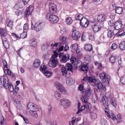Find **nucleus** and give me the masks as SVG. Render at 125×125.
Wrapping results in <instances>:
<instances>
[{"mask_svg": "<svg viewBox=\"0 0 125 125\" xmlns=\"http://www.w3.org/2000/svg\"><path fill=\"white\" fill-rule=\"evenodd\" d=\"M104 111L106 114V115L108 116L111 119H113L114 120L116 119L117 121V123L120 122L122 121L121 120V115L120 114H118L117 115V117H115V115L113 113H112L111 115L109 114V113H108V109H107V108L105 107V108H104Z\"/></svg>", "mask_w": 125, "mask_h": 125, "instance_id": "f257e3e1", "label": "nucleus"}, {"mask_svg": "<svg viewBox=\"0 0 125 125\" xmlns=\"http://www.w3.org/2000/svg\"><path fill=\"white\" fill-rule=\"evenodd\" d=\"M88 97L83 94L81 96V99L82 101L86 104V108L87 111L88 113L91 112V105L90 103L87 102Z\"/></svg>", "mask_w": 125, "mask_h": 125, "instance_id": "f03ea898", "label": "nucleus"}, {"mask_svg": "<svg viewBox=\"0 0 125 125\" xmlns=\"http://www.w3.org/2000/svg\"><path fill=\"white\" fill-rule=\"evenodd\" d=\"M60 60L63 63H66L70 59V56L68 54H64L63 53H60L59 54Z\"/></svg>", "mask_w": 125, "mask_h": 125, "instance_id": "7ed1b4c3", "label": "nucleus"}, {"mask_svg": "<svg viewBox=\"0 0 125 125\" xmlns=\"http://www.w3.org/2000/svg\"><path fill=\"white\" fill-rule=\"evenodd\" d=\"M45 26L44 22H37L33 26L34 30L37 31H39L43 29Z\"/></svg>", "mask_w": 125, "mask_h": 125, "instance_id": "20e7f679", "label": "nucleus"}, {"mask_svg": "<svg viewBox=\"0 0 125 125\" xmlns=\"http://www.w3.org/2000/svg\"><path fill=\"white\" fill-rule=\"evenodd\" d=\"M0 80L1 84L2 85V86L4 87L6 89H8V86L10 84L8 79L5 78L4 76H2L0 77Z\"/></svg>", "mask_w": 125, "mask_h": 125, "instance_id": "39448f33", "label": "nucleus"}, {"mask_svg": "<svg viewBox=\"0 0 125 125\" xmlns=\"http://www.w3.org/2000/svg\"><path fill=\"white\" fill-rule=\"evenodd\" d=\"M82 92L83 95L88 97H90L93 93V90L90 87L84 89Z\"/></svg>", "mask_w": 125, "mask_h": 125, "instance_id": "423d86ee", "label": "nucleus"}, {"mask_svg": "<svg viewBox=\"0 0 125 125\" xmlns=\"http://www.w3.org/2000/svg\"><path fill=\"white\" fill-rule=\"evenodd\" d=\"M47 68L46 66L42 65L40 68V70L42 73H44L45 75L48 77H49L51 76L52 75V73L49 71L46 70Z\"/></svg>", "mask_w": 125, "mask_h": 125, "instance_id": "0eeeda50", "label": "nucleus"}, {"mask_svg": "<svg viewBox=\"0 0 125 125\" xmlns=\"http://www.w3.org/2000/svg\"><path fill=\"white\" fill-rule=\"evenodd\" d=\"M99 22H97L93 25H92V29L94 32H97L100 30L103 27V25L102 24L99 25Z\"/></svg>", "mask_w": 125, "mask_h": 125, "instance_id": "6e6552de", "label": "nucleus"}, {"mask_svg": "<svg viewBox=\"0 0 125 125\" xmlns=\"http://www.w3.org/2000/svg\"><path fill=\"white\" fill-rule=\"evenodd\" d=\"M49 10L52 13L55 14L56 12L57 8L56 5L54 3H51L49 5Z\"/></svg>", "mask_w": 125, "mask_h": 125, "instance_id": "1a4fd4ad", "label": "nucleus"}, {"mask_svg": "<svg viewBox=\"0 0 125 125\" xmlns=\"http://www.w3.org/2000/svg\"><path fill=\"white\" fill-rule=\"evenodd\" d=\"M72 35L73 39L76 40H77L81 36L79 32L76 30L73 31Z\"/></svg>", "mask_w": 125, "mask_h": 125, "instance_id": "9d476101", "label": "nucleus"}, {"mask_svg": "<svg viewBox=\"0 0 125 125\" xmlns=\"http://www.w3.org/2000/svg\"><path fill=\"white\" fill-rule=\"evenodd\" d=\"M57 59H55V58H52L51 61L49 63V66L53 67H56L58 64V62Z\"/></svg>", "mask_w": 125, "mask_h": 125, "instance_id": "9b49d317", "label": "nucleus"}, {"mask_svg": "<svg viewBox=\"0 0 125 125\" xmlns=\"http://www.w3.org/2000/svg\"><path fill=\"white\" fill-rule=\"evenodd\" d=\"M50 21L51 23H55L59 21V19L57 16L54 14H51L50 16Z\"/></svg>", "mask_w": 125, "mask_h": 125, "instance_id": "f8f14e48", "label": "nucleus"}, {"mask_svg": "<svg viewBox=\"0 0 125 125\" xmlns=\"http://www.w3.org/2000/svg\"><path fill=\"white\" fill-rule=\"evenodd\" d=\"M123 24L121 21H116L114 25V28L115 29L119 31H121V29Z\"/></svg>", "mask_w": 125, "mask_h": 125, "instance_id": "ddd939ff", "label": "nucleus"}, {"mask_svg": "<svg viewBox=\"0 0 125 125\" xmlns=\"http://www.w3.org/2000/svg\"><path fill=\"white\" fill-rule=\"evenodd\" d=\"M26 5L22 1H18L14 6V8L16 10H18L20 8H22Z\"/></svg>", "mask_w": 125, "mask_h": 125, "instance_id": "4468645a", "label": "nucleus"}, {"mask_svg": "<svg viewBox=\"0 0 125 125\" xmlns=\"http://www.w3.org/2000/svg\"><path fill=\"white\" fill-rule=\"evenodd\" d=\"M80 24L82 27L86 28L88 26L89 21L84 18L82 20H81L80 21Z\"/></svg>", "mask_w": 125, "mask_h": 125, "instance_id": "2eb2a0df", "label": "nucleus"}, {"mask_svg": "<svg viewBox=\"0 0 125 125\" xmlns=\"http://www.w3.org/2000/svg\"><path fill=\"white\" fill-rule=\"evenodd\" d=\"M7 31L5 29H0V35L2 39L3 38H6V36L7 35Z\"/></svg>", "mask_w": 125, "mask_h": 125, "instance_id": "dca6fc26", "label": "nucleus"}, {"mask_svg": "<svg viewBox=\"0 0 125 125\" xmlns=\"http://www.w3.org/2000/svg\"><path fill=\"white\" fill-rule=\"evenodd\" d=\"M105 18V15L104 14H100L97 17V22H99V24L100 22H102L101 24H103V23H102L104 21Z\"/></svg>", "mask_w": 125, "mask_h": 125, "instance_id": "f3484780", "label": "nucleus"}, {"mask_svg": "<svg viewBox=\"0 0 125 125\" xmlns=\"http://www.w3.org/2000/svg\"><path fill=\"white\" fill-rule=\"evenodd\" d=\"M33 7L32 6H30L29 7L27 8L25 12V14L26 16H27L30 14L32 12Z\"/></svg>", "mask_w": 125, "mask_h": 125, "instance_id": "a211bd4d", "label": "nucleus"}, {"mask_svg": "<svg viewBox=\"0 0 125 125\" xmlns=\"http://www.w3.org/2000/svg\"><path fill=\"white\" fill-rule=\"evenodd\" d=\"M66 83L69 85L73 84L74 83V80L70 77L66 78Z\"/></svg>", "mask_w": 125, "mask_h": 125, "instance_id": "6ab92c4d", "label": "nucleus"}, {"mask_svg": "<svg viewBox=\"0 0 125 125\" xmlns=\"http://www.w3.org/2000/svg\"><path fill=\"white\" fill-rule=\"evenodd\" d=\"M96 84H97V88L100 92H102L103 90L104 91L106 89L105 86H104L101 83H99L98 82V83Z\"/></svg>", "mask_w": 125, "mask_h": 125, "instance_id": "aec40b11", "label": "nucleus"}, {"mask_svg": "<svg viewBox=\"0 0 125 125\" xmlns=\"http://www.w3.org/2000/svg\"><path fill=\"white\" fill-rule=\"evenodd\" d=\"M2 39L5 47L6 48H8L9 47L10 44L8 42V41L7 40L6 38H3V39Z\"/></svg>", "mask_w": 125, "mask_h": 125, "instance_id": "412c9836", "label": "nucleus"}, {"mask_svg": "<svg viewBox=\"0 0 125 125\" xmlns=\"http://www.w3.org/2000/svg\"><path fill=\"white\" fill-rule=\"evenodd\" d=\"M84 48L86 51H88L90 52L92 50V45L89 44H86L84 45Z\"/></svg>", "mask_w": 125, "mask_h": 125, "instance_id": "4be33fe9", "label": "nucleus"}, {"mask_svg": "<svg viewBox=\"0 0 125 125\" xmlns=\"http://www.w3.org/2000/svg\"><path fill=\"white\" fill-rule=\"evenodd\" d=\"M41 62L40 60L38 59H36L34 61L33 65L35 68L39 67L41 64Z\"/></svg>", "mask_w": 125, "mask_h": 125, "instance_id": "5701e85b", "label": "nucleus"}, {"mask_svg": "<svg viewBox=\"0 0 125 125\" xmlns=\"http://www.w3.org/2000/svg\"><path fill=\"white\" fill-rule=\"evenodd\" d=\"M87 81L90 82L94 83L95 84L98 83L97 80L94 78H93L91 77H88Z\"/></svg>", "mask_w": 125, "mask_h": 125, "instance_id": "b1692460", "label": "nucleus"}, {"mask_svg": "<svg viewBox=\"0 0 125 125\" xmlns=\"http://www.w3.org/2000/svg\"><path fill=\"white\" fill-rule=\"evenodd\" d=\"M123 9L122 7H116L115 8L116 12L119 14H121L123 12Z\"/></svg>", "mask_w": 125, "mask_h": 125, "instance_id": "393cba45", "label": "nucleus"}, {"mask_svg": "<svg viewBox=\"0 0 125 125\" xmlns=\"http://www.w3.org/2000/svg\"><path fill=\"white\" fill-rule=\"evenodd\" d=\"M88 69V66L87 65L83 64L82 65L81 67V70L85 73L87 72Z\"/></svg>", "mask_w": 125, "mask_h": 125, "instance_id": "a878e982", "label": "nucleus"}, {"mask_svg": "<svg viewBox=\"0 0 125 125\" xmlns=\"http://www.w3.org/2000/svg\"><path fill=\"white\" fill-rule=\"evenodd\" d=\"M28 108L29 110L32 111L35 108V106L33 103H28Z\"/></svg>", "mask_w": 125, "mask_h": 125, "instance_id": "bb28decb", "label": "nucleus"}, {"mask_svg": "<svg viewBox=\"0 0 125 125\" xmlns=\"http://www.w3.org/2000/svg\"><path fill=\"white\" fill-rule=\"evenodd\" d=\"M120 49L122 50H125V42H122L119 45Z\"/></svg>", "mask_w": 125, "mask_h": 125, "instance_id": "cd10ccee", "label": "nucleus"}, {"mask_svg": "<svg viewBox=\"0 0 125 125\" xmlns=\"http://www.w3.org/2000/svg\"><path fill=\"white\" fill-rule=\"evenodd\" d=\"M116 59V56L113 55L112 54L111 55L110 58V61L111 63H114L115 62Z\"/></svg>", "mask_w": 125, "mask_h": 125, "instance_id": "c85d7f7f", "label": "nucleus"}, {"mask_svg": "<svg viewBox=\"0 0 125 125\" xmlns=\"http://www.w3.org/2000/svg\"><path fill=\"white\" fill-rule=\"evenodd\" d=\"M105 72H103L102 73H101L100 74L99 77L103 81L105 80Z\"/></svg>", "mask_w": 125, "mask_h": 125, "instance_id": "c756f323", "label": "nucleus"}, {"mask_svg": "<svg viewBox=\"0 0 125 125\" xmlns=\"http://www.w3.org/2000/svg\"><path fill=\"white\" fill-rule=\"evenodd\" d=\"M105 97L104 96L102 97V101L104 106L106 105H107L108 104H107L106 102H107L108 103V102L107 100H108L107 98L105 99Z\"/></svg>", "mask_w": 125, "mask_h": 125, "instance_id": "7c9ffc66", "label": "nucleus"}, {"mask_svg": "<svg viewBox=\"0 0 125 125\" xmlns=\"http://www.w3.org/2000/svg\"><path fill=\"white\" fill-rule=\"evenodd\" d=\"M29 42L30 43V45L33 47H35L37 45V42L34 40H31L29 41Z\"/></svg>", "mask_w": 125, "mask_h": 125, "instance_id": "2f4dec72", "label": "nucleus"}, {"mask_svg": "<svg viewBox=\"0 0 125 125\" xmlns=\"http://www.w3.org/2000/svg\"><path fill=\"white\" fill-rule=\"evenodd\" d=\"M55 85L58 90L63 86L61 83L58 82H55Z\"/></svg>", "mask_w": 125, "mask_h": 125, "instance_id": "473e14b6", "label": "nucleus"}, {"mask_svg": "<svg viewBox=\"0 0 125 125\" xmlns=\"http://www.w3.org/2000/svg\"><path fill=\"white\" fill-rule=\"evenodd\" d=\"M110 102L112 104V105L113 106L115 107L116 105V100L115 98H112L111 99Z\"/></svg>", "mask_w": 125, "mask_h": 125, "instance_id": "72a5a7b5", "label": "nucleus"}, {"mask_svg": "<svg viewBox=\"0 0 125 125\" xmlns=\"http://www.w3.org/2000/svg\"><path fill=\"white\" fill-rule=\"evenodd\" d=\"M61 69L62 74L63 76H66L67 74V70L64 67H62Z\"/></svg>", "mask_w": 125, "mask_h": 125, "instance_id": "f704fd0d", "label": "nucleus"}, {"mask_svg": "<svg viewBox=\"0 0 125 125\" xmlns=\"http://www.w3.org/2000/svg\"><path fill=\"white\" fill-rule=\"evenodd\" d=\"M58 90L63 94H66L67 93L66 90L63 87V86Z\"/></svg>", "mask_w": 125, "mask_h": 125, "instance_id": "c9c22d12", "label": "nucleus"}, {"mask_svg": "<svg viewBox=\"0 0 125 125\" xmlns=\"http://www.w3.org/2000/svg\"><path fill=\"white\" fill-rule=\"evenodd\" d=\"M75 18L76 20L81 21V20H82L83 19V15L82 14H79L76 16L75 17Z\"/></svg>", "mask_w": 125, "mask_h": 125, "instance_id": "e433bc0d", "label": "nucleus"}, {"mask_svg": "<svg viewBox=\"0 0 125 125\" xmlns=\"http://www.w3.org/2000/svg\"><path fill=\"white\" fill-rule=\"evenodd\" d=\"M114 34V33L113 31L111 30L108 31L107 33V36L108 37L111 38Z\"/></svg>", "mask_w": 125, "mask_h": 125, "instance_id": "4c0bfd02", "label": "nucleus"}, {"mask_svg": "<svg viewBox=\"0 0 125 125\" xmlns=\"http://www.w3.org/2000/svg\"><path fill=\"white\" fill-rule=\"evenodd\" d=\"M68 100L64 99H61L60 100V105H61L63 106H64L65 103Z\"/></svg>", "mask_w": 125, "mask_h": 125, "instance_id": "58836bf2", "label": "nucleus"}, {"mask_svg": "<svg viewBox=\"0 0 125 125\" xmlns=\"http://www.w3.org/2000/svg\"><path fill=\"white\" fill-rule=\"evenodd\" d=\"M66 22L67 24L70 25L72 23V20L71 18L68 17L66 19Z\"/></svg>", "mask_w": 125, "mask_h": 125, "instance_id": "ea45409f", "label": "nucleus"}, {"mask_svg": "<svg viewBox=\"0 0 125 125\" xmlns=\"http://www.w3.org/2000/svg\"><path fill=\"white\" fill-rule=\"evenodd\" d=\"M8 88H9V91L11 92H12L14 91L13 86L12 84L10 83L8 86Z\"/></svg>", "mask_w": 125, "mask_h": 125, "instance_id": "a19ab883", "label": "nucleus"}, {"mask_svg": "<svg viewBox=\"0 0 125 125\" xmlns=\"http://www.w3.org/2000/svg\"><path fill=\"white\" fill-rule=\"evenodd\" d=\"M14 104H16V106L17 108H19V107L21 106V101H17V100H15L14 102Z\"/></svg>", "mask_w": 125, "mask_h": 125, "instance_id": "79ce46f5", "label": "nucleus"}, {"mask_svg": "<svg viewBox=\"0 0 125 125\" xmlns=\"http://www.w3.org/2000/svg\"><path fill=\"white\" fill-rule=\"evenodd\" d=\"M94 64L95 65L97 66L98 69H101L102 68V64L100 63H99L97 62H94Z\"/></svg>", "mask_w": 125, "mask_h": 125, "instance_id": "37998d69", "label": "nucleus"}, {"mask_svg": "<svg viewBox=\"0 0 125 125\" xmlns=\"http://www.w3.org/2000/svg\"><path fill=\"white\" fill-rule=\"evenodd\" d=\"M27 31H24L21 33V38H25L27 36Z\"/></svg>", "mask_w": 125, "mask_h": 125, "instance_id": "c03bdc74", "label": "nucleus"}, {"mask_svg": "<svg viewBox=\"0 0 125 125\" xmlns=\"http://www.w3.org/2000/svg\"><path fill=\"white\" fill-rule=\"evenodd\" d=\"M78 47V45L77 43L73 44L70 46V48L73 50L76 49Z\"/></svg>", "mask_w": 125, "mask_h": 125, "instance_id": "a18cd8bd", "label": "nucleus"}, {"mask_svg": "<svg viewBox=\"0 0 125 125\" xmlns=\"http://www.w3.org/2000/svg\"><path fill=\"white\" fill-rule=\"evenodd\" d=\"M120 81L123 84H125V75L123 76L121 78Z\"/></svg>", "mask_w": 125, "mask_h": 125, "instance_id": "49530a36", "label": "nucleus"}, {"mask_svg": "<svg viewBox=\"0 0 125 125\" xmlns=\"http://www.w3.org/2000/svg\"><path fill=\"white\" fill-rule=\"evenodd\" d=\"M29 28L28 25V24H25L23 26V30L24 31H27V30Z\"/></svg>", "mask_w": 125, "mask_h": 125, "instance_id": "de8ad7c7", "label": "nucleus"}, {"mask_svg": "<svg viewBox=\"0 0 125 125\" xmlns=\"http://www.w3.org/2000/svg\"><path fill=\"white\" fill-rule=\"evenodd\" d=\"M54 96L57 99H58L60 98L61 95L58 92H56L55 93Z\"/></svg>", "mask_w": 125, "mask_h": 125, "instance_id": "09e8293b", "label": "nucleus"}, {"mask_svg": "<svg viewBox=\"0 0 125 125\" xmlns=\"http://www.w3.org/2000/svg\"><path fill=\"white\" fill-rule=\"evenodd\" d=\"M89 39L91 40H94V34L91 33L89 34Z\"/></svg>", "mask_w": 125, "mask_h": 125, "instance_id": "8fccbe9b", "label": "nucleus"}, {"mask_svg": "<svg viewBox=\"0 0 125 125\" xmlns=\"http://www.w3.org/2000/svg\"><path fill=\"white\" fill-rule=\"evenodd\" d=\"M5 123V120L4 119V117L3 116L1 118L0 124L1 125H4Z\"/></svg>", "mask_w": 125, "mask_h": 125, "instance_id": "3c124183", "label": "nucleus"}, {"mask_svg": "<svg viewBox=\"0 0 125 125\" xmlns=\"http://www.w3.org/2000/svg\"><path fill=\"white\" fill-rule=\"evenodd\" d=\"M52 107L50 105H49L48 113V115H50L51 114L52 112Z\"/></svg>", "mask_w": 125, "mask_h": 125, "instance_id": "603ef678", "label": "nucleus"}, {"mask_svg": "<svg viewBox=\"0 0 125 125\" xmlns=\"http://www.w3.org/2000/svg\"><path fill=\"white\" fill-rule=\"evenodd\" d=\"M53 52L54 54L52 55V58H53L56 59V58H57L58 56V53L57 52V51L56 50L54 51Z\"/></svg>", "mask_w": 125, "mask_h": 125, "instance_id": "864d4df0", "label": "nucleus"}, {"mask_svg": "<svg viewBox=\"0 0 125 125\" xmlns=\"http://www.w3.org/2000/svg\"><path fill=\"white\" fill-rule=\"evenodd\" d=\"M31 115L33 116L34 117L36 118L38 117V115L37 112L36 111H32V113L31 114Z\"/></svg>", "mask_w": 125, "mask_h": 125, "instance_id": "5fc2aeb1", "label": "nucleus"}, {"mask_svg": "<svg viewBox=\"0 0 125 125\" xmlns=\"http://www.w3.org/2000/svg\"><path fill=\"white\" fill-rule=\"evenodd\" d=\"M91 117L93 120H94L97 118L96 114L95 113H93L91 115Z\"/></svg>", "mask_w": 125, "mask_h": 125, "instance_id": "6e6d98bb", "label": "nucleus"}, {"mask_svg": "<svg viewBox=\"0 0 125 125\" xmlns=\"http://www.w3.org/2000/svg\"><path fill=\"white\" fill-rule=\"evenodd\" d=\"M111 94L110 92H108L105 94V97L109 100L110 99Z\"/></svg>", "mask_w": 125, "mask_h": 125, "instance_id": "4d7b16f0", "label": "nucleus"}, {"mask_svg": "<svg viewBox=\"0 0 125 125\" xmlns=\"http://www.w3.org/2000/svg\"><path fill=\"white\" fill-rule=\"evenodd\" d=\"M13 22L12 21H10L8 22V23L7 25V26L10 27L11 28L12 27L13 24Z\"/></svg>", "mask_w": 125, "mask_h": 125, "instance_id": "13d9d810", "label": "nucleus"}, {"mask_svg": "<svg viewBox=\"0 0 125 125\" xmlns=\"http://www.w3.org/2000/svg\"><path fill=\"white\" fill-rule=\"evenodd\" d=\"M70 103L69 102V101L68 100L66 102V103L64 104V106H63L64 108H66L67 107L69 106H70Z\"/></svg>", "mask_w": 125, "mask_h": 125, "instance_id": "bf43d9fd", "label": "nucleus"}, {"mask_svg": "<svg viewBox=\"0 0 125 125\" xmlns=\"http://www.w3.org/2000/svg\"><path fill=\"white\" fill-rule=\"evenodd\" d=\"M117 47V46L116 44L115 43H113L112 44L111 48L112 49L114 50L116 49Z\"/></svg>", "mask_w": 125, "mask_h": 125, "instance_id": "052dcab7", "label": "nucleus"}, {"mask_svg": "<svg viewBox=\"0 0 125 125\" xmlns=\"http://www.w3.org/2000/svg\"><path fill=\"white\" fill-rule=\"evenodd\" d=\"M2 62L4 67V68L7 69L8 67V65L7 62L5 60H3L2 61Z\"/></svg>", "mask_w": 125, "mask_h": 125, "instance_id": "680f3d73", "label": "nucleus"}, {"mask_svg": "<svg viewBox=\"0 0 125 125\" xmlns=\"http://www.w3.org/2000/svg\"><path fill=\"white\" fill-rule=\"evenodd\" d=\"M60 40L63 42H65L66 40V38L65 37L62 36L60 38Z\"/></svg>", "mask_w": 125, "mask_h": 125, "instance_id": "e2e57ef3", "label": "nucleus"}, {"mask_svg": "<svg viewBox=\"0 0 125 125\" xmlns=\"http://www.w3.org/2000/svg\"><path fill=\"white\" fill-rule=\"evenodd\" d=\"M46 125H56V124H54V123L51 121H48L47 122Z\"/></svg>", "mask_w": 125, "mask_h": 125, "instance_id": "0e129e2a", "label": "nucleus"}, {"mask_svg": "<svg viewBox=\"0 0 125 125\" xmlns=\"http://www.w3.org/2000/svg\"><path fill=\"white\" fill-rule=\"evenodd\" d=\"M70 61L72 63H73L76 61V59L74 57H72L70 59Z\"/></svg>", "mask_w": 125, "mask_h": 125, "instance_id": "69168bd1", "label": "nucleus"}, {"mask_svg": "<svg viewBox=\"0 0 125 125\" xmlns=\"http://www.w3.org/2000/svg\"><path fill=\"white\" fill-rule=\"evenodd\" d=\"M78 88L79 89V90L80 91H81L82 90L83 91V85L81 84L79 85Z\"/></svg>", "mask_w": 125, "mask_h": 125, "instance_id": "338daca9", "label": "nucleus"}, {"mask_svg": "<svg viewBox=\"0 0 125 125\" xmlns=\"http://www.w3.org/2000/svg\"><path fill=\"white\" fill-rule=\"evenodd\" d=\"M69 50V47L68 45H65L64 47V51H66Z\"/></svg>", "mask_w": 125, "mask_h": 125, "instance_id": "774afa93", "label": "nucleus"}]
</instances>
